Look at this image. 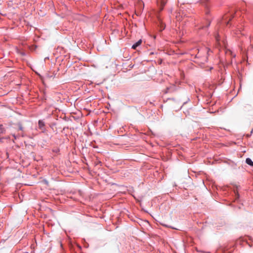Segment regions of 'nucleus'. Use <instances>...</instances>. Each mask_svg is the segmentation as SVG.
<instances>
[{
	"instance_id": "f257e3e1",
	"label": "nucleus",
	"mask_w": 253,
	"mask_h": 253,
	"mask_svg": "<svg viewBox=\"0 0 253 253\" xmlns=\"http://www.w3.org/2000/svg\"><path fill=\"white\" fill-rule=\"evenodd\" d=\"M200 2L205 8V13L206 15L204 21L202 22V25L200 28L206 30L210 27L211 22V20L210 18V11L209 10V7L210 3L208 0H200Z\"/></svg>"
},
{
	"instance_id": "f03ea898",
	"label": "nucleus",
	"mask_w": 253,
	"mask_h": 253,
	"mask_svg": "<svg viewBox=\"0 0 253 253\" xmlns=\"http://www.w3.org/2000/svg\"><path fill=\"white\" fill-rule=\"evenodd\" d=\"M235 13L234 10L230 11V13L223 16L222 19L218 22V23L228 26L229 25L230 21L233 18Z\"/></svg>"
},
{
	"instance_id": "7ed1b4c3",
	"label": "nucleus",
	"mask_w": 253,
	"mask_h": 253,
	"mask_svg": "<svg viewBox=\"0 0 253 253\" xmlns=\"http://www.w3.org/2000/svg\"><path fill=\"white\" fill-rule=\"evenodd\" d=\"M38 126L39 128L42 130V132H44L45 131V128L44 127L45 123L43 120H40L38 121Z\"/></svg>"
},
{
	"instance_id": "20e7f679",
	"label": "nucleus",
	"mask_w": 253,
	"mask_h": 253,
	"mask_svg": "<svg viewBox=\"0 0 253 253\" xmlns=\"http://www.w3.org/2000/svg\"><path fill=\"white\" fill-rule=\"evenodd\" d=\"M157 1L159 4L160 10H162L164 6L167 2V0H157Z\"/></svg>"
},
{
	"instance_id": "39448f33",
	"label": "nucleus",
	"mask_w": 253,
	"mask_h": 253,
	"mask_svg": "<svg viewBox=\"0 0 253 253\" xmlns=\"http://www.w3.org/2000/svg\"><path fill=\"white\" fill-rule=\"evenodd\" d=\"M142 43V40L140 39L138 40L137 42H136L135 43H134L132 45L131 48L133 49H136V48L140 46Z\"/></svg>"
},
{
	"instance_id": "423d86ee",
	"label": "nucleus",
	"mask_w": 253,
	"mask_h": 253,
	"mask_svg": "<svg viewBox=\"0 0 253 253\" xmlns=\"http://www.w3.org/2000/svg\"><path fill=\"white\" fill-rule=\"evenodd\" d=\"M176 89V87L175 86H170L169 87H167V91L166 93L172 92L174 91Z\"/></svg>"
},
{
	"instance_id": "0eeeda50",
	"label": "nucleus",
	"mask_w": 253,
	"mask_h": 253,
	"mask_svg": "<svg viewBox=\"0 0 253 253\" xmlns=\"http://www.w3.org/2000/svg\"><path fill=\"white\" fill-rule=\"evenodd\" d=\"M246 163L250 166L253 167V161L250 158H247L246 159Z\"/></svg>"
},
{
	"instance_id": "6e6552de",
	"label": "nucleus",
	"mask_w": 253,
	"mask_h": 253,
	"mask_svg": "<svg viewBox=\"0 0 253 253\" xmlns=\"http://www.w3.org/2000/svg\"><path fill=\"white\" fill-rule=\"evenodd\" d=\"M15 125L18 127V130H20L23 132L24 127H23L22 124L21 122H18Z\"/></svg>"
},
{
	"instance_id": "1a4fd4ad",
	"label": "nucleus",
	"mask_w": 253,
	"mask_h": 253,
	"mask_svg": "<svg viewBox=\"0 0 253 253\" xmlns=\"http://www.w3.org/2000/svg\"><path fill=\"white\" fill-rule=\"evenodd\" d=\"M5 129L2 125H0V134H2L5 132Z\"/></svg>"
},
{
	"instance_id": "9d476101",
	"label": "nucleus",
	"mask_w": 253,
	"mask_h": 253,
	"mask_svg": "<svg viewBox=\"0 0 253 253\" xmlns=\"http://www.w3.org/2000/svg\"><path fill=\"white\" fill-rule=\"evenodd\" d=\"M12 136L14 137V139H16L17 138L20 137L19 136V134L18 135H15V134H12Z\"/></svg>"
},
{
	"instance_id": "9b49d317",
	"label": "nucleus",
	"mask_w": 253,
	"mask_h": 253,
	"mask_svg": "<svg viewBox=\"0 0 253 253\" xmlns=\"http://www.w3.org/2000/svg\"><path fill=\"white\" fill-rule=\"evenodd\" d=\"M19 136H21L22 137H25L26 135L25 134V133L24 132H22L21 133H19Z\"/></svg>"
},
{
	"instance_id": "f8f14e48",
	"label": "nucleus",
	"mask_w": 253,
	"mask_h": 253,
	"mask_svg": "<svg viewBox=\"0 0 253 253\" xmlns=\"http://www.w3.org/2000/svg\"><path fill=\"white\" fill-rule=\"evenodd\" d=\"M235 194H236V200L239 199V197H240V195L238 193H236Z\"/></svg>"
},
{
	"instance_id": "ddd939ff",
	"label": "nucleus",
	"mask_w": 253,
	"mask_h": 253,
	"mask_svg": "<svg viewBox=\"0 0 253 253\" xmlns=\"http://www.w3.org/2000/svg\"><path fill=\"white\" fill-rule=\"evenodd\" d=\"M253 131V129L252 130L251 133H249V134L247 135V137H250L252 135Z\"/></svg>"
},
{
	"instance_id": "4468645a",
	"label": "nucleus",
	"mask_w": 253,
	"mask_h": 253,
	"mask_svg": "<svg viewBox=\"0 0 253 253\" xmlns=\"http://www.w3.org/2000/svg\"><path fill=\"white\" fill-rule=\"evenodd\" d=\"M56 125V123H52L51 125H50V127H52L53 126H55Z\"/></svg>"
},
{
	"instance_id": "2eb2a0df",
	"label": "nucleus",
	"mask_w": 253,
	"mask_h": 253,
	"mask_svg": "<svg viewBox=\"0 0 253 253\" xmlns=\"http://www.w3.org/2000/svg\"><path fill=\"white\" fill-rule=\"evenodd\" d=\"M187 101H186V102H185L184 103H183V105H182L180 107V108H179V109H180L182 108V106H183L185 104H186V103H187Z\"/></svg>"
},
{
	"instance_id": "dca6fc26",
	"label": "nucleus",
	"mask_w": 253,
	"mask_h": 253,
	"mask_svg": "<svg viewBox=\"0 0 253 253\" xmlns=\"http://www.w3.org/2000/svg\"><path fill=\"white\" fill-rule=\"evenodd\" d=\"M154 54V53L153 52H151L149 54L150 55H153Z\"/></svg>"
},
{
	"instance_id": "f3484780",
	"label": "nucleus",
	"mask_w": 253,
	"mask_h": 253,
	"mask_svg": "<svg viewBox=\"0 0 253 253\" xmlns=\"http://www.w3.org/2000/svg\"><path fill=\"white\" fill-rule=\"evenodd\" d=\"M169 99H171L172 100H175L174 98H169Z\"/></svg>"
},
{
	"instance_id": "a211bd4d",
	"label": "nucleus",
	"mask_w": 253,
	"mask_h": 253,
	"mask_svg": "<svg viewBox=\"0 0 253 253\" xmlns=\"http://www.w3.org/2000/svg\"><path fill=\"white\" fill-rule=\"evenodd\" d=\"M45 183L46 184H47V183H48L47 181V180H45Z\"/></svg>"
},
{
	"instance_id": "6ab92c4d",
	"label": "nucleus",
	"mask_w": 253,
	"mask_h": 253,
	"mask_svg": "<svg viewBox=\"0 0 253 253\" xmlns=\"http://www.w3.org/2000/svg\"><path fill=\"white\" fill-rule=\"evenodd\" d=\"M235 56H236V55H235V54H234V55H233V57H235Z\"/></svg>"
}]
</instances>
